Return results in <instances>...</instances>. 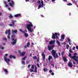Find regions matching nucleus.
Returning a JSON list of instances; mask_svg holds the SVG:
<instances>
[{
    "mask_svg": "<svg viewBox=\"0 0 78 78\" xmlns=\"http://www.w3.org/2000/svg\"><path fill=\"white\" fill-rule=\"evenodd\" d=\"M29 24L27 25L26 28L29 31H30L31 33H33V32H34V29L31 28V27H33V25L32 23L30 22H29Z\"/></svg>",
    "mask_w": 78,
    "mask_h": 78,
    "instance_id": "nucleus-1",
    "label": "nucleus"
},
{
    "mask_svg": "<svg viewBox=\"0 0 78 78\" xmlns=\"http://www.w3.org/2000/svg\"><path fill=\"white\" fill-rule=\"evenodd\" d=\"M51 54L55 59H56V58H58L59 57L58 55L56 53V50H52L51 51Z\"/></svg>",
    "mask_w": 78,
    "mask_h": 78,
    "instance_id": "nucleus-2",
    "label": "nucleus"
},
{
    "mask_svg": "<svg viewBox=\"0 0 78 78\" xmlns=\"http://www.w3.org/2000/svg\"><path fill=\"white\" fill-rule=\"evenodd\" d=\"M11 41H13L11 42V44L12 45H14L16 44L17 39H16L14 40V38L12 37L11 39Z\"/></svg>",
    "mask_w": 78,
    "mask_h": 78,
    "instance_id": "nucleus-3",
    "label": "nucleus"
},
{
    "mask_svg": "<svg viewBox=\"0 0 78 78\" xmlns=\"http://www.w3.org/2000/svg\"><path fill=\"white\" fill-rule=\"evenodd\" d=\"M54 47H55V45H53L51 46H50L49 45H48V51H51V50H53V48H54Z\"/></svg>",
    "mask_w": 78,
    "mask_h": 78,
    "instance_id": "nucleus-4",
    "label": "nucleus"
},
{
    "mask_svg": "<svg viewBox=\"0 0 78 78\" xmlns=\"http://www.w3.org/2000/svg\"><path fill=\"white\" fill-rule=\"evenodd\" d=\"M57 36H58V33H55L54 34H52V39H56H56H59V37Z\"/></svg>",
    "mask_w": 78,
    "mask_h": 78,
    "instance_id": "nucleus-5",
    "label": "nucleus"
},
{
    "mask_svg": "<svg viewBox=\"0 0 78 78\" xmlns=\"http://www.w3.org/2000/svg\"><path fill=\"white\" fill-rule=\"evenodd\" d=\"M76 55H77V53H75L74 54V56H73V60L77 62V59L78 58V56H76Z\"/></svg>",
    "mask_w": 78,
    "mask_h": 78,
    "instance_id": "nucleus-6",
    "label": "nucleus"
},
{
    "mask_svg": "<svg viewBox=\"0 0 78 78\" xmlns=\"http://www.w3.org/2000/svg\"><path fill=\"white\" fill-rule=\"evenodd\" d=\"M12 32L13 33L12 35L11 36V37H15V36H16V35L14 34V33L16 34L17 32V30H12Z\"/></svg>",
    "mask_w": 78,
    "mask_h": 78,
    "instance_id": "nucleus-7",
    "label": "nucleus"
},
{
    "mask_svg": "<svg viewBox=\"0 0 78 78\" xmlns=\"http://www.w3.org/2000/svg\"><path fill=\"white\" fill-rule=\"evenodd\" d=\"M20 31L22 32L24 34V36L26 37H27L28 36V34L25 33V31H23L22 30L20 29Z\"/></svg>",
    "mask_w": 78,
    "mask_h": 78,
    "instance_id": "nucleus-8",
    "label": "nucleus"
},
{
    "mask_svg": "<svg viewBox=\"0 0 78 78\" xmlns=\"http://www.w3.org/2000/svg\"><path fill=\"white\" fill-rule=\"evenodd\" d=\"M26 54V52L25 51L23 52H20V53H19L20 56L21 57L23 56H24Z\"/></svg>",
    "mask_w": 78,
    "mask_h": 78,
    "instance_id": "nucleus-9",
    "label": "nucleus"
},
{
    "mask_svg": "<svg viewBox=\"0 0 78 78\" xmlns=\"http://www.w3.org/2000/svg\"><path fill=\"white\" fill-rule=\"evenodd\" d=\"M4 61H5V62H6L7 63V64H9L8 62H9L10 61V59L6 58V57H4Z\"/></svg>",
    "mask_w": 78,
    "mask_h": 78,
    "instance_id": "nucleus-10",
    "label": "nucleus"
},
{
    "mask_svg": "<svg viewBox=\"0 0 78 78\" xmlns=\"http://www.w3.org/2000/svg\"><path fill=\"white\" fill-rule=\"evenodd\" d=\"M12 24H9V26L10 27H14L15 25V23H14V21L13 20H12L11 21Z\"/></svg>",
    "mask_w": 78,
    "mask_h": 78,
    "instance_id": "nucleus-11",
    "label": "nucleus"
},
{
    "mask_svg": "<svg viewBox=\"0 0 78 78\" xmlns=\"http://www.w3.org/2000/svg\"><path fill=\"white\" fill-rule=\"evenodd\" d=\"M30 42H28L27 44V45L25 46L24 48H27V47L29 48V47H30Z\"/></svg>",
    "mask_w": 78,
    "mask_h": 78,
    "instance_id": "nucleus-12",
    "label": "nucleus"
},
{
    "mask_svg": "<svg viewBox=\"0 0 78 78\" xmlns=\"http://www.w3.org/2000/svg\"><path fill=\"white\" fill-rule=\"evenodd\" d=\"M8 5H9L11 7H13V5H14V1H12V3L10 2H9V3H8Z\"/></svg>",
    "mask_w": 78,
    "mask_h": 78,
    "instance_id": "nucleus-13",
    "label": "nucleus"
},
{
    "mask_svg": "<svg viewBox=\"0 0 78 78\" xmlns=\"http://www.w3.org/2000/svg\"><path fill=\"white\" fill-rule=\"evenodd\" d=\"M41 56L43 59L44 61H45V55L44 54V52L41 54Z\"/></svg>",
    "mask_w": 78,
    "mask_h": 78,
    "instance_id": "nucleus-14",
    "label": "nucleus"
},
{
    "mask_svg": "<svg viewBox=\"0 0 78 78\" xmlns=\"http://www.w3.org/2000/svg\"><path fill=\"white\" fill-rule=\"evenodd\" d=\"M8 35H10V30H6L5 32V34H8Z\"/></svg>",
    "mask_w": 78,
    "mask_h": 78,
    "instance_id": "nucleus-15",
    "label": "nucleus"
},
{
    "mask_svg": "<svg viewBox=\"0 0 78 78\" xmlns=\"http://www.w3.org/2000/svg\"><path fill=\"white\" fill-rule=\"evenodd\" d=\"M55 42H56V41L55 40H53L50 41L49 42V44L50 45H52V44H55Z\"/></svg>",
    "mask_w": 78,
    "mask_h": 78,
    "instance_id": "nucleus-16",
    "label": "nucleus"
},
{
    "mask_svg": "<svg viewBox=\"0 0 78 78\" xmlns=\"http://www.w3.org/2000/svg\"><path fill=\"white\" fill-rule=\"evenodd\" d=\"M65 39V36L64 35H62L61 36V41H63V40Z\"/></svg>",
    "mask_w": 78,
    "mask_h": 78,
    "instance_id": "nucleus-17",
    "label": "nucleus"
},
{
    "mask_svg": "<svg viewBox=\"0 0 78 78\" xmlns=\"http://www.w3.org/2000/svg\"><path fill=\"white\" fill-rule=\"evenodd\" d=\"M4 4L5 5V6L6 8H8L9 7V5H8L7 4V3H6V2H5V1H4Z\"/></svg>",
    "mask_w": 78,
    "mask_h": 78,
    "instance_id": "nucleus-18",
    "label": "nucleus"
},
{
    "mask_svg": "<svg viewBox=\"0 0 78 78\" xmlns=\"http://www.w3.org/2000/svg\"><path fill=\"white\" fill-rule=\"evenodd\" d=\"M68 66L70 67H73V65H72V62H70L68 63Z\"/></svg>",
    "mask_w": 78,
    "mask_h": 78,
    "instance_id": "nucleus-19",
    "label": "nucleus"
},
{
    "mask_svg": "<svg viewBox=\"0 0 78 78\" xmlns=\"http://www.w3.org/2000/svg\"><path fill=\"white\" fill-rule=\"evenodd\" d=\"M67 40L69 43V44L70 45H71L72 44V42H71V40L70 39H69V38H67Z\"/></svg>",
    "mask_w": 78,
    "mask_h": 78,
    "instance_id": "nucleus-20",
    "label": "nucleus"
},
{
    "mask_svg": "<svg viewBox=\"0 0 78 78\" xmlns=\"http://www.w3.org/2000/svg\"><path fill=\"white\" fill-rule=\"evenodd\" d=\"M21 15L20 14H18L14 15V17H20Z\"/></svg>",
    "mask_w": 78,
    "mask_h": 78,
    "instance_id": "nucleus-21",
    "label": "nucleus"
},
{
    "mask_svg": "<svg viewBox=\"0 0 78 78\" xmlns=\"http://www.w3.org/2000/svg\"><path fill=\"white\" fill-rule=\"evenodd\" d=\"M12 58H13V59H16V57H15L14 56L11 55L9 56V58H10V59H11Z\"/></svg>",
    "mask_w": 78,
    "mask_h": 78,
    "instance_id": "nucleus-22",
    "label": "nucleus"
},
{
    "mask_svg": "<svg viewBox=\"0 0 78 78\" xmlns=\"http://www.w3.org/2000/svg\"><path fill=\"white\" fill-rule=\"evenodd\" d=\"M62 59L65 62H66V61H67V60L66 57H63Z\"/></svg>",
    "mask_w": 78,
    "mask_h": 78,
    "instance_id": "nucleus-23",
    "label": "nucleus"
},
{
    "mask_svg": "<svg viewBox=\"0 0 78 78\" xmlns=\"http://www.w3.org/2000/svg\"><path fill=\"white\" fill-rule=\"evenodd\" d=\"M51 59H53V57L51 55H49L48 58V61H50Z\"/></svg>",
    "mask_w": 78,
    "mask_h": 78,
    "instance_id": "nucleus-24",
    "label": "nucleus"
},
{
    "mask_svg": "<svg viewBox=\"0 0 78 78\" xmlns=\"http://www.w3.org/2000/svg\"><path fill=\"white\" fill-rule=\"evenodd\" d=\"M4 72L5 73V74L6 75H7L8 73V70L6 69H4Z\"/></svg>",
    "mask_w": 78,
    "mask_h": 78,
    "instance_id": "nucleus-25",
    "label": "nucleus"
},
{
    "mask_svg": "<svg viewBox=\"0 0 78 78\" xmlns=\"http://www.w3.org/2000/svg\"><path fill=\"white\" fill-rule=\"evenodd\" d=\"M56 42L57 43L58 45V46H61V43H60V42L58 41H57Z\"/></svg>",
    "mask_w": 78,
    "mask_h": 78,
    "instance_id": "nucleus-26",
    "label": "nucleus"
},
{
    "mask_svg": "<svg viewBox=\"0 0 78 78\" xmlns=\"http://www.w3.org/2000/svg\"><path fill=\"white\" fill-rule=\"evenodd\" d=\"M37 68L36 66H35L34 72H36V73H37Z\"/></svg>",
    "mask_w": 78,
    "mask_h": 78,
    "instance_id": "nucleus-27",
    "label": "nucleus"
},
{
    "mask_svg": "<svg viewBox=\"0 0 78 78\" xmlns=\"http://www.w3.org/2000/svg\"><path fill=\"white\" fill-rule=\"evenodd\" d=\"M41 7L43 8L44 7V2L43 1H41Z\"/></svg>",
    "mask_w": 78,
    "mask_h": 78,
    "instance_id": "nucleus-28",
    "label": "nucleus"
},
{
    "mask_svg": "<svg viewBox=\"0 0 78 78\" xmlns=\"http://www.w3.org/2000/svg\"><path fill=\"white\" fill-rule=\"evenodd\" d=\"M69 57H70V58H71L72 59H73V56H72V54H71L69 53Z\"/></svg>",
    "mask_w": 78,
    "mask_h": 78,
    "instance_id": "nucleus-29",
    "label": "nucleus"
},
{
    "mask_svg": "<svg viewBox=\"0 0 78 78\" xmlns=\"http://www.w3.org/2000/svg\"><path fill=\"white\" fill-rule=\"evenodd\" d=\"M26 58H27V56L26 55L22 59V60H24V61L26 59Z\"/></svg>",
    "mask_w": 78,
    "mask_h": 78,
    "instance_id": "nucleus-30",
    "label": "nucleus"
},
{
    "mask_svg": "<svg viewBox=\"0 0 78 78\" xmlns=\"http://www.w3.org/2000/svg\"><path fill=\"white\" fill-rule=\"evenodd\" d=\"M21 63L22 64H23V65H25V61H22Z\"/></svg>",
    "mask_w": 78,
    "mask_h": 78,
    "instance_id": "nucleus-31",
    "label": "nucleus"
},
{
    "mask_svg": "<svg viewBox=\"0 0 78 78\" xmlns=\"http://www.w3.org/2000/svg\"><path fill=\"white\" fill-rule=\"evenodd\" d=\"M61 55H62V57H63L64 56V51L62 52Z\"/></svg>",
    "mask_w": 78,
    "mask_h": 78,
    "instance_id": "nucleus-32",
    "label": "nucleus"
},
{
    "mask_svg": "<svg viewBox=\"0 0 78 78\" xmlns=\"http://www.w3.org/2000/svg\"><path fill=\"white\" fill-rule=\"evenodd\" d=\"M31 69H33V70H34V65H33L31 67Z\"/></svg>",
    "mask_w": 78,
    "mask_h": 78,
    "instance_id": "nucleus-33",
    "label": "nucleus"
},
{
    "mask_svg": "<svg viewBox=\"0 0 78 78\" xmlns=\"http://www.w3.org/2000/svg\"><path fill=\"white\" fill-rule=\"evenodd\" d=\"M42 7V5H41V4H40V5H39L38 6V9H40V8Z\"/></svg>",
    "mask_w": 78,
    "mask_h": 78,
    "instance_id": "nucleus-34",
    "label": "nucleus"
},
{
    "mask_svg": "<svg viewBox=\"0 0 78 78\" xmlns=\"http://www.w3.org/2000/svg\"><path fill=\"white\" fill-rule=\"evenodd\" d=\"M33 58L34 59H37V57L36 56H34L33 57Z\"/></svg>",
    "mask_w": 78,
    "mask_h": 78,
    "instance_id": "nucleus-35",
    "label": "nucleus"
},
{
    "mask_svg": "<svg viewBox=\"0 0 78 78\" xmlns=\"http://www.w3.org/2000/svg\"><path fill=\"white\" fill-rule=\"evenodd\" d=\"M67 5H68V6H71L72 5V3H68L67 4Z\"/></svg>",
    "mask_w": 78,
    "mask_h": 78,
    "instance_id": "nucleus-36",
    "label": "nucleus"
},
{
    "mask_svg": "<svg viewBox=\"0 0 78 78\" xmlns=\"http://www.w3.org/2000/svg\"><path fill=\"white\" fill-rule=\"evenodd\" d=\"M9 18H12V14H10V15L9 16Z\"/></svg>",
    "mask_w": 78,
    "mask_h": 78,
    "instance_id": "nucleus-37",
    "label": "nucleus"
},
{
    "mask_svg": "<svg viewBox=\"0 0 78 78\" xmlns=\"http://www.w3.org/2000/svg\"><path fill=\"white\" fill-rule=\"evenodd\" d=\"M29 70L30 72H34V70L32 69H30Z\"/></svg>",
    "mask_w": 78,
    "mask_h": 78,
    "instance_id": "nucleus-38",
    "label": "nucleus"
},
{
    "mask_svg": "<svg viewBox=\"0 0 78 78\" xmlns=\"http://www.w3.org/2000/svg\"><path fill=\"white\" fill-rule=\"evenodd\" d=\"M72 2L73 3H74V4H76V2L75 1H72Z\"/></svg>",
    "mask_w": 78,
    "mask_h": 78,
    "instance_id": "nucleus-39",
    "label": "nucleus"
},
{
    "mask_svg": "<svg viewBox=\"0 0 78 78\" xmlns=\"http://www.w3.org/2000/svg\"><path fill=\"white\" fill-rule=\"evenodd\" d=\"M0 48L1 50H3L4 49V48L3 47H2L0 46Z\"/></svg>",
    "mask_w": 78,
    "mask_h": 78,
    "instance_id": "nucleus-40",
    "label": "nucleus"
},
{
    "mask_svg": "<svg viewBox=\"0 0 78 78\" xmlns=\"http://www.w3.org/2000/svg\"><path fill=\"white\" fill-rule=\"evenodd\" d=\"M69 47H70V46H69V45H67L66 46V48H67V49H69Z\"/></svg>",
    "mask_w": 78,
    "mask_h": 78,
    "instance_id": "nucleus-41",
    "label": "nucleus"
},
{
    "mask_svg": "<svg viewBox=\"0 0 78 78\" xmlns=\"http://www.w3.org/2000/svg\"><path fill=\"white\" fill-rule=\"evenodd\" d=\"M37 3H41V2L39 0H38L37 1Z\"/></svg>",
    "mask_w": 78,
    "mask_h": 78,
    "instance_id": "nucleus-42",
    "label": "nucleus"
},
{
    "mask_svg": "<svg viewBox=\"0 0 78 78\" xmlns=\"http://www.w3.org/2000/svg\"><path fill=\"white\" fill-rule=\"evenodd\" d=\"M37 67H40V66H39V64L38 63H37Z\"/></svg>",
    "mask_w": 78,
    "mask_h": 78,
    "instance_id": "nucleus-43",
    "label": "nucleus"
},
{
    "mask_svg": "<svg viewBox=\"0 0 78 78\" xmlns=\"http://www.w3.org/2000/svg\"><path fill=\"white\" fill-rule=\"evenodd\" d=\"M30 67H31V65L30 64H29L28 66V68H30Z\"/></svg>",
    "mask_w": 78,
    "mask_h": 78,
    "instance_id": "nucleus-44",
    "label": "nucleus"
},
{
    "mask_svg": "<svg viewBox=\"0 0 78 78\" xmlns=\"http://www.w3.org/2000/svg\"><path fill=\"white\" fill-rule=\"evenodd\" d=\"M75 47L74 46L73 48V50H75Z\"/></svg>",
    "mask_w": 78,
    "mask_h": 78,
    "instance_id": "nucleus-45",
    "label": "nucleus"
},
{
    "mask_svg": "<svg viewBox=\"0 0 78 78\" xmlns=\"http://www.w3.org/2000/svg\"><path fill=\"white\" fill-rule=\"evenodd\" d=\"M39 58H38V59H37V62H39Z\"/></svg>",
    "mask_w": 78,
    "mask_h": 78,
    "instance_id": "nucleus-46",
    "label": "nucleus"
},
{
    "mask_svg": "<svg viewBox=\"0 0 78 78\" xmlns=\"http://www.w3.org/2000/svg\"><path fill=\"white\" fill-rule=\"evenodd\" d=\"M7 37L8 39H10V37H9V35L7 36Z\"/></svg>",
    "mask_w": 78,
    "mask_h": 78,
    "instance_id": "nucleus-47",
    "label": "nucleus"
},
{
    "mask_svg": "<svg viewBox=\"0 0 78 78\" xmlns=\"http://www.w3.org/2000/svg\"><path fill=\"white\" fill-rule=\"evenodd\" d=\"M49 73H51V72H52V70H49Z\"/></svg>",
    "mask_w": 78,
    "mask_h": 78,
    "instance_id": "nucleus-48",
    "label": "nucleus"
},
{
    "mask_svg": "<svg viewBox=\"0 0 78 78\" xmlns=\"http://www.w3.org/2000/svg\"><path fill=\"white\" fill-rule=\"evenodd\" d=\"M69 52H70V53H72V50H69Z\"/></svg>",
    "mask_w": 78,
    "mask_h": 78,
    "instance_id": "nucleus-49",
    "label": "nucleus"
},
{
    "mask_svg": "<svg viewBox=\"0 0 78 78\" xmlns=\"http://www.w3.org/2000/svg\"><path fill=\"white\" fill-rule=\"evenodd\" d=\"M4 55L5 56H8V54H6Z\"/></svg>",
    "mask_w": 78,
    "mask_h": 78,
    "instance_id": "nucleus-50",
    "label": "nucleus"
},
{
    "mask_svg": "<svg viewBox=\"0 0 78 78\" xmlns=\"http://www.w3.org/2000/svg\"><path fill=\"white\" fill-rule=\"evenodd\" d=\"M41 17H44V16L42 15H41Z\"/></svg>",
    "mask_w": 78,
    "mask_h": 78,
    "instance_id": "nucleus-51",
    "label": "nucleus"
},
{
    "mask_svg": "<svg viewBox=\"0 0 78 78\" xmlns=\"http://www.w3.org/2000/svg\"><path fill=\"white\" fill-rule=\"evenodd\" d=\"M73 63L74 64H76V63H75V62L74 61H73Z\"/></svg>",
    "mask_w": 78,
    "mask_h": 78,
    "instance_id": "nucleus-52",
    "label": "nucleus"
},
{
    "mask_svg": "<svg viewBox=\"0 0 78 78\" xmlns=\"http://www.w3.org/2000/svg\"><path fill=\"white\" fill-rule=\"evenodd\" d=\"M43 70L44 71V72H45V70H46V69H45V68H44V69H43Z\"/></svg>",
    "mask_w": 78,
    "mask_h": 78,
    "instance_id": "nucleus-53",
    "label": "nucleus"
},
{
    "mask_svg": "<svg viewBox=\"0 0 78 78\" xmlns=\"http://www.w3.org/2000/svg\"><path fill=\"white\" fill-rule=\"evenodd\" d=\"M4 40L5 41H5H7V39H6V38H5L4 39Z\"/></svg>",
    "mask_w": 78,
    "mask_h": 78,
    "instance_id": "nucleus-54",
    "label": "nucleus"
},
{
    "mask_svg": "<svg viewBox=\"0 0 78 78\" xmlns=\"http://www.w3.org/2000/svg\"><path fill=\"white\" fill-rule=\"evenodd\" d=\"M76 49H77V50L78 49V46H76Z\"/></svg>",
    "mask_w": 78,
    "mask_h": 78,
    "instance_id": "nucleus-55",
    "label": "nucleus"
},
{
    "mask_svg": "<svg viewBox=\"0 0 78 78\" xmlns=\"http://www.w3.org/2000/svg\"><path fill=\"white\" fill-rule=\"evenodd\" d=\"M51 75H54V73H51Z\"/></svg>",
    "mask_w": 78,
    "mask_h": 78,
    "instance_id": "nucleus-56",
    "label": "nucleus"
},
{
    "mask_svg": "<svg viewBox=\"0 0 78 78\" xmlns=\"http://www.w3.org/2000/svg\"><path fill=\"white\" fill-rule=\"evenodd\" d=\"M32 56V53H30V57H31Z\"/></svg>",
    "mask_w": 78,
    "mask_h": 78,
    "instance_id": "nucleus-57",
    "label": "nucleus"
},
{
    "mask_svg": "<svg viewBox=\"0 0 78 78\" xmlns=\"http://www.w3.org/2000/svg\"><path fill=\"white\" fill-rule=\"evenodd\" d=\"M31 44H32V45H34V43H33V42H32L31 43Z\"/></svg>",
    "mask_w": 78,
    "mask_h": 78,
    "instance_id": "nucleus-58",
    "label": "nucleus"
},
{
    "mask_svg": "<svg viewBox=\"0 0 78 78\" xmlns=\"http://www.w3.org/2000/svg\"><path fill=\"white\" fill-rule=\"evenodd\" d=\"M2 44L3 45H5V43H3Z\"/></svg>",
    "mask_w": 78,
    "mask_h": 78,
    "instance_id": "nucleus-59",
    "label": "nucleus"
},
{
    "mask_svg": "<svg viewBox=\"0 0 78 78\" xmlns=\"http://www.w3.org/2000/svg\"><path fill=\"white\" fill-rule=\"evenodd\" d=\"M55 0H51V2H55Z\"/></svg>",
    "mask_w": 78,
    "mask_h": 78,
    "instance_id": "nucleus-60",
    "label": "nucleus"
},
{
    "mask_svg": "<svg viewBox=\"0 0 78 78\" xmlns=\"http://www.w3.org/2000/svg\"><path fill=\"white\" fill-rule=\"evenodd\" d=\"M26 2H30V0H25Z\"/></svg>",
    "mask_w": 78,
    "mask_h": 78,
    "instance_id": "nucleus-61",
    "label": "nucleus"
},
{
    "mask_svg": "<svg viewBox=\"0 0 78 78\" xmlns=\"http://www.w3.org/2000/svg\"><path fill=\"white\" fill-rule=\"evenodd\" d=\"M51 66H53V67H54V66H55L54 64H52Z\"/></svg>",
    "mask_w": 78,
    "mask_h": 78,
    "instance_id": "nucleus-62",
    "label": "nucleus"
},
{
    "mask_svg": "<svg viewBox=\"0 0 78 78\" xmlns=\"http://www.w3.org/2000/svg\"><path fill=\"white\" fill-rule=\"evenodd\" d=\"M64 2H67V0H63Z\"/></svg>",
    "mask_w": 78,
    "mask_h": 78,
    "instance_id": "nucleus-63",
    "label": "nucleus"
},
{
    "mask_svg": "<svg viewBox=\"0 0 78 78\" xmlns=\"http://www.w3.org/2000/svg\"><path fill=\"white\" fill-rule=\"evenodd\" d=\"M8 2H10V0H7Z\"/></svg>",
    "mask_w": 78,
    "mask_h": 78,
    "instance_id": "nucleus-64",
    "label": "nucleus"
}]
</instances>
